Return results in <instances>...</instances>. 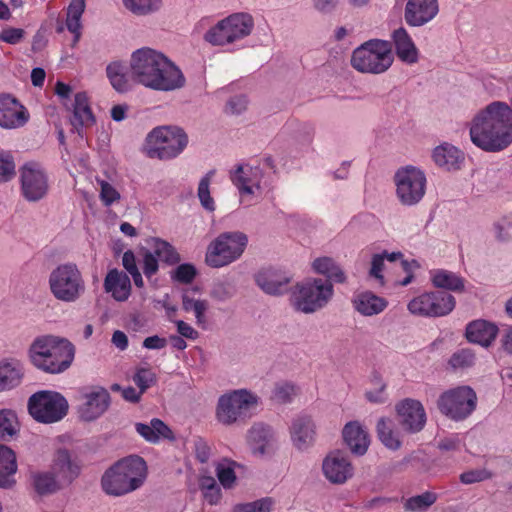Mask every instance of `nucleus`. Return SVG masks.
<instances>
[{"label": "nucleus", "mask_w": 512, "mask_h": 512, "mask_svg": "<svg viewBox=\"0 0 512 512\" xmlns=\"http://www.w3.org/2000/svg\"><path fill=\"white\" fill-rule=\"evenodd\" d=\"M130 66L136 83L156 91H172L184 86L182 71L163 53L143 47L131 55Z\"/></svg>", "instance_id": "1"}, {"label": "nucleus", "mask_w": 512, "mask_h": 512, "mask_svg": "<svg viewBox=\"0 0 512 512\" xmlns=\"http://www.w3.org/2000/svg\"><path fill=\"white\" fill-rule=\"evenodd\" d=\"M473 144L484 151L496 152L512 142V109L505 102L495 101L481 110L470 128Z\"/></svg>", "instance_id": "2"}, {"label": "nucleus", "mask_w": 512, "mask_h": 512, "mask_svg": "<svg viewBox=\"0 0 512 512\" xmlns=\"http://www.w3.org/2000/svg\"><path fill=\"white\" fill-rule=\"evenodd\" d=\"M75 357V346L67 339L52 335L39 336L29 348L31 363L49 374L66 371Z\"/></svg>", "instance_id": "3"}, {"label": "nucleus", "mask_w": 512, "mask_h": 512, "mask_svg": "<svg viewBox=\"0 0 512 512\" xmlns=\"http://www.w3.org/2000/svg\"><path fill=\"white\" fill-rule=\"evenodd\" d=\"M147 476V465L137 455L125 457L116 462L102 476L104 492L112 496H122L142 486Z\"/></svg>", "instance_id": "4"}, {"label": "nucleus", "mask_w": 512, "mask_h": 512, "mask_svg": "<svg viewBox=\"0 0 512 512\" xmlns=\"http://www.w3.org/2000/svg\"><path fill=\"white\" fill-rule=\"evenodd\" d=\"M393 60L391 44L388 41L372 39L353 51L351 65L361 73L381 74L391 67Z\"/></svg>", "instance_id": "5"}, {"label": "nucleus", "mask_w": 512, "mask_h": 512, "mask_svg": "<svg viewBox=\"0 0 512 512\" xmlns=\"http://www.w3.org/2000/svg\"><path fill=\"white\" fill-rule=\"evenodd\" d=\"M49 288L55 299L72 303L85 293L86 286L82 273L76 264H60L49 275Z\"/></svg>", "instance_id": "6"}, {"label": "nucleus", "mask_w": 512, "mask_h": 512, "mask_svg": "<svg viewBox=\"0 0 512 512\" xmlns=\"http://www.w3.org/2000/svg\"><path fill=\"white\" fill-rule=\"evenodd\" d=\"M333 294L334 290L331 282L312 279L298 283L291 293L290 301L296 311L311 314L324 308Z\"/></svg>", "instance_id": "7"}, {"label": "nucleus", "mask_w": 512, "mask_h": 512, "mask_svg": "<svg viewBox=\"0 0 512 512\" xmlns=\"http://www.w3.org/2000/svg\"><path fill=\"white\" fill-rule=\"evenodd\" d=\"M248 244V237L240 231L223 232L208 246L205 262L212 268H221L238 260Z\"/></svg>", "instance_id": "8"}, {"label": "nucleus", "mask_w": 512, "mask_h": 512, "mask_svg": "<svg viewBox=\"0 0 512 512\" xmlns=\"http://www.w3.org/2000/svg\"><path fill=\"white\" fill-rule=\"evenodd\" d=\"M148 155L159 159H172L187 146L188 137L177 127H158L146 139Z\"/></svg>", "instance_id": "9"}, {"label": "nucleus", "mask_w": 512, "mask_h": 512, "mask_svg": "<svg viewBox=\"0 0 512 512\" xmlns=\"http://www.w3.org/2000/svg\"><path fill=\"white\" fill-rule=\"evenodd\" d=\"M68 402L55 391H38L28 400V411L39 423L50 424L62 420L68 413Z\"/></svg>", "instance_id": "10"}, {"label": "nucleus", "mask_w": 512, "mask_h": 512, "mask_svg": "<svg viewBox=\"0 0 512 512\" xmlns=\"http://www.w3.org/2000/svg\"><path fill=\"white\" fill-rule=\"evenodd\" d=\"M254 27L251 15L235 13L219 21L210 28L204 38L212 45H226L250 35Z\"/></svg>", "instance_id": "11"}, {"label": "nucleus", "mask_w": 512, "mask_h": 512, "mask_svg": "<svg viewBox=\"0 0 512 512\" xmlns=\"http://www.w3.org/2000/svg\"><path fill=\"white\" fill-rule=\"evenodd\" d=\"M437 406L440 412L452 420L469 417L477 406V395L469 386H458L443 392Z\"/></svg>", "instance_id": "12"}, {"label": "nucleus", "mask_w": 512, "mask_h": 512, "mask_svg": "<svg viewBox=\"0 0 512 512\" xmlns=\"http://www.w3.org/2000/svg\"><path fill=\"white\" fill-rule=\"evenodd\" d=\"M455 297L446 291L423 293L408 303L410 313L424 317H442L453 311Z\"/></svg>", "instance_id": "13"}, {"label": "nucleus", "mask_w": 512, "mask_h": 512, "mask_svg": "<svg viewBox=\"0 0 512 512\" xmlns=\"http://www.w3.org/2000/svg\"><path fill=\"white\" fill-rule=\"evenodd\" d=\"M395 182L397 196L404 205L410 206L418 203L425 194V174L415 167L398 170L395 174Z\"/></svg>", "instance_id": "14"}, {"label": "nucleus", "mask_w": 512, "mask_h": 512, "mask_svg": "<svg viewBox=\"0 0 512 512\" xmlns=\"http://www.w3.org/2000/svg\"><path fill=\"white\" fill-rule=\"evenodd\" d=\"M257 404V398L247 390H235L220 397L217 418L226 425L236 422L242 415Z\"/></svg>", "instance_id": "15"}, {"label": "nucleus", "mask_w": 512, "mask_h": 512, "mask_svg": "<svg viewBox=\"0 0 512 512\" xmlns=\"http://www.w3.org/2000/svg\"><path fill=\"white\" fill-rule=\"evenodd\" d=\"M46 174L34 163L26 164L21 169V190L28 201H38L48 192Z\"/></svg>", "instance_id": "16"}, {"label": "nucleus", "mask_w": 512, "mask_h": 512, "mask_svg": "<svg viewBox=\"0 0 512 512\" xmlns=\"http://www.w3.org/2000/svg\"><path fill=\"white\" fill-rule=\"evenodd\" d=\"M396 412L404 431L414 434L423 430L427 417L420 401L406 398L396 405Z\"/></svg>", "instance_id": "17"}, {"label": "nucleus", "mask_w": 512, "mask_h": 512, "mask_svg": "<svg viewBox=\"0 0 512 512\" xmlns=\"http://www.w3.org/2000/svg\"><path fill=\"white\" fill-rule=\"evenodd\" d=\"M438 12V0H408L404 19L409 26L420 27L433 20Z\"/></svg>", "instance_id": "18"}, {"label": "nucleus", "mask_w": 512, "mask_h": 512, "mask_svg": "<svg viewBox=\"0 0 512 512\" xmlns=\"http://www.w3.org/2000/svg\"><path fill=\"white\" fill-rule=\"evenodd\" d=\"M322 469L325 477L334 484H343L353 475V467L348 457L340 451L328 454Z\"/></svg>", "instance_id": "19"}, {"label": "nucleus", "mask_w": 512, "mask_h": 512, "mask_svg": "<svg viewBox=\"0 0 512 512\" xmlns=\"http://www.w3.org/2000/svg\"><path fill=\"white\" fill-rule=\"evenodd\" d=\"M29 119V114L16 98L0 95V126L7 129L22 127Z\"/></svg>", "instance_id": "20"}, {"label": "nucleus", "mask_w": 512, "mask_h": 512, "mask_svg": "<svg viewBox=\"0 0 512 512\" xmlns=\"http://www.w3.org/2000/svg\"><path fill=\"white\" fill-rule=\"evenodd\" d=\"M315 424L306 414L293 418L290 426V436L293 446L300 451L308 449L315 440Z\"/></svg>", "instance_id": "21"}, {"label": "nucleus", "mask_w": 512, "mask_h": 512, "mask_svg": "<svg viewBox=\"0 0 512 512\" xmlns=\"http://www.w3.org/2000/svg\"><path fill=\"white\" fill-rule=\"evenodd\" d=\"M104 291L117 302H125L132 292L131 280L125 271L110 269L103 283Z\"/></svg>", "instance_id": "22"}, {"label": "nucleus", "mask_w": 512, "mask_h": 512, "mask_svg": "<svg viewBox=\"0 0 512 512\" xmlns=\"http://www.w3.org/2000/svg\"><path fill=\"white\" fill-rule=\"evenodd\" d=\"M262 171L259 167L239 164L230 171V180L239 190L240 194H253L260 188Z\"/></svg>", "instance_id": "23"}, {"label": "nucleus", "mask_w": 512, "mask_h": 512, "mask_svg": "<svg viewBox=\"0 0 512 512\" xmlns=\"http://www.w3.org/2000/svg\"><path fill=\"white\" fill-rule=\"evenodd\" d=\"M110 395L104 388H98L85 395V402L79 407V415L84 421L99 418L109 407Z\"/></svg>", "instance_id": "24"}, {"label": "nucleus", "mask_w": 512, "mask_h": 512, "mask_svg": "<svg viewBox=\"0 0 512 512\" xmlns=\"http://www.w3.org/2000/svg\"><path fill=\"white\" fill-rule=\"evenodd\" d=\"M255 281L266 294L281 295L288 291L291 278L281 271L268 268L259 271Z\"/></svg>", "instance_id": "25"}, {"label": "nucleus", "mask_w": 512, "mask_h": 512, "mask_svg": "<svg viewBox=\"0 0 512 512\" xmlns=\"http://www.w3.org/2000/svg\"><path fill=\"white\" fill-rule=\"evenodd\" d=\"M498 327L486 320L478 319L470 322L466 327V338L469 342L488 347L495 340Z\"/></svg>", "instance_id": "26"}, {"label": "nucleus", "mask_w": 512, "mask_h": 512, "mask_svg": "<svg viewBox=\"0 0 512 512\" xmlns=\"http://www.w3.org/2000/svg\"><path fill=\"white\" fill-rule=\"evenodd\" d=\"M106 74L112 87L119 93L129 91L133 82L131 66H127L123 61H113L106 67Z\"/></svg>", "instance_id": "27"}, {"label": "nucleus", "mask_w": 512, "mask_h": 512, "mask_svg": "<svg viewBox=\"0 0 512 512\" xmlns=\"http://www.w3.org/2000/svg\"><path fill=\"white\" fill-rule=\"evenodd\" d=\"M392 39L397 57L404 63L415 64L419 59V51L405 28L394 30Z\"/></svg>", "instance_id": "28"}, {"label": "nucleus", "mask_w": 512, "mask_h": 512, "mask_svg": "<svg viewBox=\"0 0 512 512\" xmlns=\"http://www.w3.org/2000/svg\"><path fill=\"white\" fill-rule=\"evenodd\" d=\"M95 123V117L90 108L89 99L85 92L75 95L71 124L79 135L84 127H91Z\"/></svg>", "instance_id": "29"}, {"label": "nucleus", "mask_w": 512, "mask_h": 512, "mask_svg": "<svg viewBox=\"0 0 512 512\" xmlns=\"http://www.w3.org/2000/svg\"><path fill=\"white\" fill-rule=\"evenodd\" d=\"M343 438L352 453L357 455L366 453L369 446V436L358 422H349L345 425Z\"/></svg>", "instance_id": "30"}, {"label": "nucleus", "mask_w": 512, "mask_h": 512, "mask_svg": "<svg viewBox=\"0 0 512 512\" xmlns=\"http://www.w3.org/2000/svg\"><path fill=\"white\" fill-rule=\"evenodd\" d=\"M354 309L364 316H373L384 311L388 305L385 298L379 297L370 291L361 292L354 296Z\"/></svg>", "instance_id": "31"}, {"label": "nucleus", "mask_w": 512, "mask_h": 512, "mask_svg": "<svg viewBox=\"0 0 512 512\" xmlns=\"http://www.w3.org/2000/svg\"><path fill=\"white\" fill-rule=\"evenodd\" d=\"M247 438L255 454L264 455L272 450L273 431L269 426L262 423L254 424Z\"/></svg>", "instance_id": "32"}, {"label": "nucleus", "mask_w": 512, "mask_h": 512, "mask_svg": "<svg viewBox=\"0 0 512 512\" xmlns=\"http://www.w3.org/2000/svg\"><path fill=\"white\" fill-rule=\"evenodd\" d=\"M136 432L147 442L156 444L161 439L173 440V431L160 419L153 418L150 424L136 423Z\"/></svg>", "instance_id": "33"}, {"label": "nucleus", "mask_w": 512, "mask_h": 512, "mask_svg": "<svg viewBox=\"0 0 512 512\" xmlns=\"http://www.w3.org/2000/svg\"><path fill=\"white\" fill-rule=\"evenodd\" d=\"M52 468L60 480L66 483H71L78 476L80 470L66 449H59L56 452Z\"/></svg>", "instance_id": "34"}, {"label": "nucleus", "mask_w": 512, "mask_h": 512, "mask_svg": "<svg viewBox=\"0 0 512 512\" xmlns=\"http://www.w3.org/2000/svg\"><path fill=\"white\" fill-rule=\"evenodd\" d=\"M433 159L439 167L450 171L460 169L464 157L459 149L446 143L434 149Z\"/></svg>", "instance_id": "35"}, {"label": "nucleus", "mask_w": 512, "mask_h": 512, "mask_svg": "<svg viewBox=\"0 0 512 512\" xmlns=\"http://www.w3.org/2000/svg\"><path fill=\"white\" fill-rule=\"evenodd\" d=\"M17 471L16 456L12 449L0 444V487L9 488L14 483Z\"/></svg>", "instance_id": "36"}, {"label": "nucleus", "mask_w": 512, "mask_h": 512, "mask_svg": "<svg viewBox=\"0 0 512 512\" xmlns=\"http://www.w3.org/2000/svg\"><path fill=\"white\" fill-rule=\"evenodd\" d=\"M431 281L437 288L453 292H462L464 290V279L454 272L436 269L430 272Z\"/></svg>", "instance_id": "37"}, {"label": "nucleus", "mask_w": 512, "mask_h": 512, "mask_svg": "<svg viewBox=\"0 0 512 512\" xmlns=\"http://www.w3.org/2000/svg\"><path fill=\"white\" fill-rule=\"evenodd\" d=\"M85 7V0H71L67 8L66 28L74 35L73 45H75L81 37V18Z\"/></svg>", "instance_id": "38"}, {"label": "nucleus", "mask_w": 512, "mask_h": 512, "mask_svg": "<svg viewBox=\"0 0 512 512\" xmlns=\"http://www.w3.org/2000/svg\"><path fill=\"white\" fill-rule=\"evenodd\" d=\"M376 430L379 440L386 448L393 451L400 449L402 442L399 433L395 430L394 422L391 419H379Z\"/></svg>", "instance_id": "39"}, {"label": "nucleus", "mask_w": 512, "mask_h": 512, "mask_svg": "<svg viewBox=\"0 0 512 512\" xmlns=\"http://www.w3.org/2000/svg\"><path fill=\"white\" fill-rule=\"evenodd\" d=\"M313 268L327 278L325 282L344 283L346 281L344 271L330 257L317 258L313 262Z\"/></svg>", "instance_id": "40"}, {"label": "nucleus", "mask_w": 512, "mask_h": 512, "mask_svg": "<svg viewBox=\"0 0 512 512\" xmlns=\"http://www.w3.org/2000/svg\"><path fill=\"white\" fill-rule=\"evenodd\" d=\"M148 245L155 256L168 265H175L180 262L181 257L174 246L160 238H151Z\"/></svg>", "instance_id": "41"}, {"label": "nucleus", "mask_w": 512, "mask_h": 512, "mask_svg": "<svg viewBox=\"0 0 512 512\" xmlns=\"http://www.w3.org/2000/svg\"><path fill=\"white\" fill-rule=\"evenodd\" d=\"M21 368L17 362L3 361L0 363V391L8 390L20 384Z\"/></svg>", "instance_id": "42"}, {"label": "nucleus", "mask_w": 512, "mask_h": 512, "mask_svg": "<svg viewBox=\"0 0 512 512\" xmlns=\"http://www.w3.org/2000/svg\"><path fill=\"white\" fill-rule=\"evenodd\" d=\"M31 478L34 490L41 496L53 494L60 489L54 473L36 472L32 474Z\"/></svg>", "instance_id": "43"}, {"label": "nucleus", "mask_w": 512, "mask_h": 512, "mask_svg": "<svg viewBox=\"0 0 512 512\" xmlns=\"http://www.w3.org/2000/svg\"><path fill=\"white\" fill-rule=\"evenodd\" d=\"M437 501V495L434 492L426 491L421 495L408 498L404 502V510L407 512H425Z\"/></svg>", "instance_id": "44"}, {"label": "nucleus", "mask_w": 512, "mask_h": 512, "mask_svg": "<svg viewBox=\"0 0 512 512\" xmlns=\"http://www.w3.org/2000/svg\"><path fill=\"white\" fill-rule=\"evenodd\" d=\"M19 431L16 414L11 410H0V439L12 438Z\"/></svg>", "instance_id": "45"}, {"label": "nucleus", "mask_w": 512, "mask_h": 512, "mask_svg": "<svg viewBox=\"0 0 512 512\" xmlns=\"http://www.w3.org/2000/svg\"><path fill=\"white\" fill-rule=\"evenodd\" d=\"M199 487L204 499L210 505H216L222 498V492L216 480L212 476H202L199 480Z\"/></svg>", "instance_id": "46"}, {"label": "nucleus", "mask_w": 512, "mask_h": 512, "mask_svg": "<svg viewBox=\"0 0 512 512\" xmlns=\"http://www.w3.org/2000/svg\"><path fill=\"white\" fill-rule=\"evenodd\" d=\"M123 4L131 13L142 16L157 11L161 0H123Z\"/></svg>", "instance_id": "47"}, {"label": "nucleus", "mask_w": 512, "mask_h": 512, "mask_svg": "<svg viewBox=\"0 0 512 512\" xmlns=\"http://www.w3.org/2000/svg\"><path fill=\"white\" fill-rule=\"evenodd\" d=\"M215 174V170H210L199 182L198 186V198L201 205L208 211L215 210V202L210 195V182Z\"/></svg>", "instance_id": "48"}, {"label": "nucleus", "mask_w": 512, "mask_h": 512, "mask_svg": "<svg viewBox=\"0 0 512 512\" xmlns=\"http://www.w3.org/2000/svg\"><path fill=\"white\" fill-rule=\"evenodd\" d=\"M272 505V499L266 497L249 503L236 504L232 508V512H270Z\"/></svg>", "instance_id": "49"}, {"label": "nucleus", "mask_w": 512, "mask_h": 512, "mask_svg": "<svg viewBox=\"0 0 512 512\" xmlns=\"http://www.w3.org/2000/svg\"><path fill=\"white\" fill-rule=\"evenodd\" d=\"M297 394V388L295 385L282 382L275 385L271 398L281 404L289 403L293 397Z\"/></svg>", "instance_id": "50"}, {"label": "nucleus", "mask_w": 512, "mask_h": 512, "mask_svg": "<svg viewBox=\"0 0 512 512\" xmlns=\"http://www.w3.org/2000/svg\"><path fill=\"white\" fill-rule=\"evenodd\" d=\"M231 464L232 463H218L215 468L216 476L220 484L226 489L233 487L236 481V474Z\"/></svg>", "instance_id": "51"}, {"label": "nucleus", "mask_w": 512, "mask_h": 512, "mask_svg": "<svg viewBox=\"0 0 512 512\" xmlns=\"http://www.w3.org/2000/svg\"><path fill=\"white\" fill-rule=\"evenodd\" d=\"M15 163L13 156L8 153L0 152V183H5L15 176Z\"/></svg>", "instance_id": "52"}, {"label": "nucleus", "mask_w": 512, "mask_h": 512, "mask_svg": "<svg viewBox=\"0 0 512 512\" xmlns=\"http://www.w3.org/2000/svg\"><path fill=\"white\" fill-rule=\"evenodd\" d=\"M133 381L141 393H144L156 383V374L149 368H139L133 376Z\"/></svg>", "instance_id": "53"}, {"label": "nucleus", "mask_w": 512, "mask_h": 512, "mask_svg": "<svg viewBox=\"0 0 512 512\" xmlns=\"http://www.w3.org/2000/svg\"><path fill=\"white\" fill-rule=\"evenodd\" d=\"M100 186V200L105 206H111L120 199L118 190L106 180L97 179Z\"/></svg>", "instance_id": "54"}, {"label": "nucleus", "mask_w": 512, "mask_h": 512, "mask_svg": "<svg viewBox=\"0 0 512 512\" xmlns=\"http://www.w3.org/2000/svg\"><path fill=\"white\" fill-rule=\"evenodd\" d=\"M197 271L190 263L180 264L172 273V279L183 284H190L196 277Z\"/></svg>", "instance_id": "55"}, {"label": "nucleus", "mask_w": 512, "mask_h": 512, "mask_svg": "<svg viewBox=\"0 0 512 512\" xmlns=\"http://www.w3.org/2000/svg\"><path fill=\"white\" fill-rule=\"evenodd\" d=\"M372 382L376 386L375 391H366L365 397L366 399L375 404H382L386 402L387 395L385 393L386 384L382 381L379 375H374Z\"/></svg>", "instance_id": "56"}, {"label": "nucleus", "mask_w": 512, "mask_h": 512, "mask_svg": "<svg viewBox=\"0 0 512 512\" xmlns=\"http://www.w3.org/2000/svg\"><path fill=\"white\" fill-rule=\"evenodd\" d=\"M492 477V473L486 469H477L464 472L460 475V480L464 484H473L481 482Z\"/></svg>", "instance_id": "57"}, {"label": "nucleus", "mask_w": 512, "mask_h": 512, "mask_svg": "<svg viewBox=\"0 0 512 512\" xmlns=\"http://www.w3.org/2000/svg\"><path fill=\"white\" fill-rule=\"evenodd\" d=\"M193 449L195 457L200 463H206L209 460L211 448L206 440L201 437H196L193 440Z\"/></svg>", "instance_id": "58"}, {"label": "nucleus", "mask_w": 512, "mask_h": 512, "mask_svg": "<svg viewBox=\"0 0 512 512\" xmlns=\"http://www.w3.org/2000/svg\"><path fill=\"white\" fill-rule=\"evenodd\" d=\"M248 100L244 95L234 96L226 104L225 112L231 115L241 114L246 110Z\"/></svg>", "instance_id": "59"}, {"label": "nucleus", "mask_w": 512, "mask_h": 512, "mask_svg": "<svg viewBox=\"0 0 512 512\" xmlns=\"http://www.w3.org/2000/svg\"><path fill=\"white\" fill-rule=\"evenodd\" d=\"M143 273L147 278L152 277L158 272V258L152 251H146L143 255Z\"/></svg>", "instance_id": "60"}, {"label": "nucleus", "mask_w": 512, "mask_h": 512, "mask_svg": "<svg viewBox=\"0 0 512 512\" xmlns=\"http://www.w3.org/2000/svg\"><path fill=\"white\" fill-rule=\"evenodd\" d=\"M24 30L21 28L7 27L0 33V40L8 44H18L24 38Z\"/></svg>", "instance_id": "61"}, {"label": "nucleus", "mask_w": 512, "mask_h": 512, "mask_svg": "<svg viewBox=\"0 0 512 512\" xmlns=\"http://www.w3.org/2000/svg\"><path fill=\"white\" fill-rule=\"evenodd\" d=\"M474 361V354L469 350L462 349L453 354L451 357V364L454 367H467L471 366Z\"/></svg>", "instance_id": "62"}, {"label": "nucleus", "mask_w": 512, "mask_h": 512, "mask_svg": "<svg viewBox=\"0 0 512 512\" xmlns=\"http://www.w3.org/2000/svg\"><path fill=\"white\" fill-rule=\"evenodd\" d=\"M384 256L381 254H375L371 260L370 276L379 280L381 284H384V277L382 271L384 268Z\"/></svg>", "instance_id": "63"}, {"label": "nucleus", "mask_w": 512, "mask_h": 512, "mask_svg": "<svg viewBox=\"0 0 512 512\" xmlns=\"http://www.w3.org/2000/svg\"><path fill=\"white\" fill-rule=\"evenodd\" d=\"M500 342L503 350L507 354L512 355V326H508L503 330Z\"/></svg>", "instance_id": "64"}]
</instances>
